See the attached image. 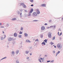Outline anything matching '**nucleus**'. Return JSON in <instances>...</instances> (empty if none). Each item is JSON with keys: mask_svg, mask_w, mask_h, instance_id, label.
Returning a JSON list of instances; mask_svg holds the SVG:
<instances>
[{"mask_svg": "<svg viewBox=\"0 0 63 63\" xmlns=\"http://www.w3.org/2000/svg\"><path fill=\"white\" fill-rule=\"evenodd\" d=\"M1 28H4V27L3 26H2L1 27Z\"/></svg>", "mask_w": 63, "mask_h": 63, "instance_id": "48", "label": "nucleus"}, {"mask_svg": "<svg viewBox=\"0 0 63 63\" xmlns=\"http://www.w3.org/2000/svg\"><path fill=\"white\" fill-rule=\"evenodd\" d=\"M53 53H55V51H53Z\"/></svg>", "mask_w": 63, "mask_h": 63, "instance_id": "46", "label": "nucleus"}, {"mask_svg": "<svg viewBox=\"0 0 63 63\" xmlns=\"http://www.w3.org/2000/svg\"><path fill=\"white\" fill-rule=\"evenodd\" d=\"M16 53L17 54L19 53V51L18 50H17L16 51Z\"/></svg>", "mask_w": 63, "mask_h": 63, "instance_id": "16", "label": "nucleus"}, {"mask_svg": "<svg viewBox=\"0 0 63 63\" xmlns=\"http://www.w3.org/2000/svg\"><path fill=\"white\" fill-rule=\"evenodd\" d=\"M2 33H3V34H4V32L3 31L2 32Z\"/></svg>", "mask_w": 63, "mask_h": 63, "instance_id": "55", "label": "nucleus"}, {"mask_svg": "<svg viewBox=\"0 0 63 63\" xmlns=\"http://www.w3.org/2000/svg\"><path fill=\"white\" fill-rule=\"evenodd\" d=\"M56 46H54V47H55V48H56Z\"/></svg>", "mask_w": 63, "mask_h": 63, "instance_id": "56", "label": "nucleus"}, {"mask_svg": "<svg viewBox=\"0 0 63 63\" xmlns=\"http://www.w3.org/2000/svg\"><path fill=\"white\" fill-rule=\"evenodd\" d=\"M40 59H41V60H42L43 59V58H40Z\"/></svg>", "mask_w": 63, "mask_h": 63, "instance_id": "45", "label": "nucleus"}, {"mask_svg": "<svg viewBox=\"0 0 63 63\" xmlns=\"http://www.w3.org/2000/svg\"><path fill=\"white\" fill-rule=\"evenodd\" d=\"M52 27V26H51L50 27V28H51Z\"/></svg>", "mask_w": 63, "mask_h": 63, "instance_id": "61", "label": "nucleus"}, {"mask_svg": "<svg viewBox=\"0 0 63 63\" xmlns=\"http://www.w3.org/2000/svg\"><path fill=\"white\" fill-rule=\"evenodd\" d=\"M42 62H44V61H45V60L44 59H42Z\"/></svg>", "mask_w": 63, "mask_h": 63, "instance_id": "36", "label": "nucleus"}, {"mask_svg": "<svg viewBox=\"0 0 63 63\" xmlns=\"http://www.w3.org/2000/svg\"><path fill=\"white\" fill-rule=\"evenodd\" d=\"M18 37L20 38H21V35H19L18 36Z\"/></svg>", "mask_w": 63, "mask_h": 63, "instance_id": "31", "label": "nucleus"}, {"mask_svg": "<svg viewBox=\"0 0 63 63\" xmlns=\"http://www.w3.org/2000/svg\"><path fill=\"white\" fill-rule=\"evenodd\" d=\"M7 58V57H5L4 58H2V59H6V58Z\"/></svg>", "mask_w": 63, "mask_h": 63, "instance_id": "29", "label": "nucleus"}, {"mask_svg": "<svg viewBox=\"0 0 63 63\" xmlns=\"http://www.w3.org/2000/svg\"><path fill=\"white\" fill-rule=\"evenodd\" d=\"M46 29V28L44 26H41V30H42V31H44V30H45Z\"/></svg>", "mask_w": 63, "mask_h": 63, "instance_id": "4", "label": "nucleus"}, {"mask_svg": "<svg viewBox=\"0 0 63 63\" xmlns=\"http://www.w3.org/2000/svg\"><path fill=\"white\" fill-rule=\"evenodd\" d=\"M4 38H3V39H5V38H6V35H4Z\"/></svg>", "mask_w": 63, "mask_h": 63, "instance_id": "52", "label": "nucleus"}, {"mask_svg": "<svg viewBox=\"0 0 63 63\" xmlns=\"http://www.w3.org/2000/svg\"><path fill=\"white\" fill-rule=\"evenodd\" d=\"M11 53L12 54H15V52L14 51H12Z\"/></svg>", "mask_w": 63, "mask_h": 63, "instance_id": "24", "label": "nucleus"}, {"mask_svg": "<svg viewBox=\"0 0 63 63\" xmlns=\"http://www.w3.org/2000/svg\"><path fill=\"white\" fill-rule=\"evenodd\" d=\"M33 11V9L32 8L31 9V11L29 12V15H28V16H31V14L32 13V12Z\"/></svg>", "mask_w": 63, "mask_h": 63, "instance_id": "2", "label": "nucleus"}, {"mask_svg": "<svg viewBox=\"0 0 63 63\" xmlns=\"http://www.w3.org/2000/svg\"><path fill=\"white\" fill-rule=\"evenodd\" d=\"M25 52L26 54H28L29 53V51L28 50L26 51Z\"/></svg>", "mask_w": 63, "mask_h": 63, "instance_id": "10", "label": "nucleus"}, {"mask_svg": "<svg viewBox=\"0 0 63 63\" xmlns=\"http://www.w3.org/2000/svg\"><path fill=\"white\" fill-rule=\"evenodd\" d=\"M24 4V3H21L20 4L21 6H23V5Z\"/></svg>", "mask_w": 63, "mask_h": 63, "instance_id": "19", "label": "nucleus"}, {"mask_svg": "<svg viewBox=\"0 0 63 63\" xmlns=\"http://www.w3.org/2000/svg\"><path fill=\"white\" fill-rule=\"evenodd\" d=\"M38 60L39 62H40V63H42V61H41L40 59H39Z\"/></svg>", "mask_w": 63, "mask_h": 63, "instance_id": "23", "label": "nucleus"}, {"mask_svg": "<svg viewBox=\"0 0 63 63\" xmlns=\"http://www.w3.org/2000/svg\"><path fill=\"white\" fill-rule=\"evenodd\" d=\"M47 39H45L44 40V42H45L46 43H47Z\"/></svg>", "mask_w": 63, "mask_h": 63, "instance_id": "20", "label": "nucleus"}, {"mask_svg": "<svg viewBox=\"0 0 63 63\" xmlns=\"http://www.w3.org/2000/svg\"><path fill=\"white\" fill-rule=\"evenodd\" d=\"M20 11L21 12H22V10H20Z\"/></svg>", "mask_w": 63, "mask_h": 63, "instance_id": "53", "label": "nucleus"}, {"mask_svg": "<svg viewBox=\"0 0 63 63\" xmlns=\"http://www.w3.org/2000/svg\"><path fill=\"white\" fill-rule=\"evenodd\" d=\"M44 25H47V23H45V24Z\"/></svg>", "mask_w": 63, "mask_h": 63, "instance_id": "44", "label": "nucleus"}, {"mask_svg": "<svg viewBox=\"0 0 63 63\" xmlns=\"http://www.w3.org/2000/svg\"><path fill=\"white\" fill-rule=\"evenodd\" d=\"M31 6H32V7H33V4H32L31 5Z\"/></svg>", "mask_w": 63, "mask_h": 63, "instance_id": "51", "label": "nucleus"}, {"mask_svg": "<svg viewBox=\"0 0 63 63\" xmlns=\"http://www.w3.org/2000/svg\"><path fill=\"white\" fill-rule=\"evenodd\" d=\"M57 47L59 49H61L62 47V45L61 44H58L57 45Z\"/></svg>", "mask_w": 63, "mask_h": 63, "instance_id": "1", "label": "nucleus"}, {"mask_svg": "<svg viewBox=\"0 0 63 63\" xmlns=\"http://www.w3.org/2000/svg\"><path fill=\"white\" fill-rule=\"evenodd\" d=\"M16 63H19V61H16Z\"/></svg>", "mask_w": 63, "mask_h": 63, "instance_id": "32", "label": "nucleus"}, {"mask_svg": "<svg viewBox=\"0 0 63 63\" xmlns=\"http://www.w3.org/2000/svg\"><path fill=\"white\" fill-rule=\"evenodd\" d=\"M2 25V23H0V25Z\"/></svg>", "mask_w": 63, "mask_h": 63, "instance_id": "57", "label": "nucleus"}, {"mask_svg": "<svg viewBox=\"0 0 63 63\" xmlns=\"http://www.w3.org/2000/svg\"><path fill=\"white\" fill-rule=\"evenodd\" d=\"M54 60H52L51 61H50V63H51V62H52V63H53V62H54Z\"/></svg>", "mask_w": 63, "mask_h": 63, "instance_id": "26", "label": "nucleus"}, {"mask_svg": "<svg viewBox=\"0 0 63 63\" xmlns=\"http://www.w3.org/2000/svg\"><path fill=\"white\" fill-rule=\"evenodd\" d=\"M15 42H13L12 44L13 45H14L15 44Z\"/></svg>", "mask_w": 63, "mask_h": 63, "instance_id": "35", "label": "nucleus"}, {"mask_svg": "<svg viewBox=\"0 0 63 63\" xmlns=\"http://www.w3.org/2000/svg\"><path fill=\"white\" fill-rule=\"evenodd\" d=\"M30 55H32V53H30Z\"/></svg>", "mask_w": 63, "mask_h": 63, "instance_id": "59", "label": "nucleus"}, {"mask_svg": "<svg viewBox=\"0 0 63 63\" xmlns=\"http://www.w3.org/2000/svg\"><path fill=\"white\" fill-rule=\"evenodd\" d=\"M43 35L42 34H40V37L41 38H43Z\"/></svg>", "mask_w": 63, "mask_h": 63, "instance_id": "21", "label": "nucleus"}, {"mask_svg": "<svg viewBox=\"0 0 63 63\" xmlns=\"http://www.w3.org/2000/svg\"><path fill=\"white\" fill-rule=\"evenodd\" d=\"M60 51H58L57 52V53H58V54H59V53H60Z\"/></svg>", "mask_w": 63, "mask_h": 63, "instance_id": "34", "label": "nucleus"}, {"mask_svg": "<svg viewBox=\"0 0 63 63\" xmlns=\"http://www.w3.org/2000/svg\"><path fill=\"white\" fill-rule=\"evenodd\" d=\"M3 58H2L0 60V61L1 62V60H3Z\"/></svg>", "mask_w": 63, "mask_h": 63, "instance_id": "50", "label": "nucleus"}, {"mask_svg": "<svg viewBox=\"0 0 63 63\" xmlns=\"http://www.w3.org/2000/svg\"><path fill=\"white\" fill-rule=\"evenodd\" d=\"M37 16V13H36L35 12H34L33 13L32 16L33 17H35Z\"/></svg>", "mask_w": 63, "mask_h": 63, "instance_id": "3", "label": "nucleus"}, {"mask_svg": "<svg viewBox=\"0 0 63 63\" xmlns=\"http://www.w3.org/2000/svg\"><path fill=\"white\" fill-rule=\"evenodd\" d=\"M29 58V57H27V59H28Z\"/></svg>", "mask_w": 63, "mask_h": 63, "instance_id": "43", "label": "nucleus"}, {"mask_svg": "<svg viewBox=\"0 0 63 63\" xmlns=\"http://www.w3.org/2000/svg\"><path fill=\"white\" fill-rule=\"evenodd\" d=\"M21 30H23V28L22 27L21 29H20Z\"/></svg>", "mask_w": 63, "mask_h": 63, "instance_id": "41", "label": "nucleus"}, {"mask_svg": "<svg viewBox=\"0 0 63 63\" xmlns=\"http://www.w3.org/2000/svg\"><path fill=\"white\" fill-rule=\"evenodd\" d=\"M22 14V13H21V12L20 14V16H21V15Z\"/></svg>", "mask_w": 63, "mask_h": 63, "instance_id": "54", "label": "nucleus"}, {"mask_svg": "<svg viewBox=\"0 0 63 63\" xmlns=\"http://www.w3.org/2000/svg\"><path fill=\"white\" fill-rule=\"evenodd\" d=\"M55 36H54L52 38V40H55Z\"/></svg>", "mask_w": 63, "mask_h": 63, "instance_id": "25", "label": "nucleus"}, {"mask_svg": "<svg viewBox=\"0 0 63 63\" xmlns=\"http://www.w3.org/2000/svg\"><path fill=\"white\" fill-rule=\"evenodd\" d=\"M41 44L42 45H46V43H45V42L44 41L42 42L41 43Z\"/></svg>", "mask_w": 63, "mask_h": 63, "instance_id": "15", "label": "nucleus"}, {"mask_svg": "<svg viewBox=\"0 0 63 63\" xmlns=\"http://www.w3.org/2000/svg\"><path fill=\"white\" fill-rule=\"evenodd\" d=\"M45 57H46L47 56V55H45Z\"/></svg>", "mask_w": 63, "mask_h": 63, "instance_id": "63", "label": "nucleus"}, {"mask_svg": "<svg viewBox=\"0 0 63 63\" xmlns=\"http://www.w3.org/2000/svg\"><path fill=\"white\" fill-rule=\"evenodd\" d=\"M59 40H61L62 39V38H61V37H60L59 38Z\"/></svg>", "mask_w": 63, "mask_h": 63, "instance_id": "49", "label": "nucleus"}, {"mask_svg": "<svg viewBox=\"0 0 63 63\" xmlns=\"http://www.w3.org/2000/svg\"><path fill=\"white\" fill-rule=\"evenodd\" d=\"M17 33H16V32H15L14 34V37H16L17 36Z\"/></svg>", "mask_w": 63, "mask_h": 63, "instance_id": "11", "label": "nucleus"}, {"mask_svg": "<svg viewBox=\"0 0 63 63\" xmlns=\"http://www.w3.org/2000/svg\"><path fill=\"white\" fill-rule=\"evenodd\" d=\"M16 12L18 15H19L20 14V11H19L18 10L16 11Z\"/></svg>", "mask_w": 63, "mask_h": 63, "instance_id": "18", "label": "nucleus"}, {"mask_svg": "<svg viewBox=\"0 0 63 63\" xmlns=\"http://www.w3.org/2000/svg\"><path fill=\"white\" fill-rule=\"evenodd\" d=\"M36 41H39V40H38V39H36L35 41V42H36Z\"/></svg>", "mask_w": 63, "mask_h": 63, "instance_id": "37", "label": "nucleus"}, {"mask_svg": "<svg viewBox=\"0 0 63 63\" xmlns=\"http://www.w3.org/2000/svg\"><path fill=\"white\" fill-rule=\"evenodd\" d=\"M50 44H51V45H52L53 44V42H51L50 43Z\"/></svg>", "mask_w": 63, "mask_h": 63, "instance_id": "33", "label": "nucleus"}, {"mask_svg": "<svg viewBox=\"0 0 63 63\" xmlns=\"http://www.w3.org/2000/svg\"><path fill=\"white\" fill-rule=\"evenodd\" d=\"M13 38H11V37H10L9 38V39L8 40V41H11L12 40V39H13Z\"/></svg>", "mask_w": 63, "mask_h": 63, "instance_id": "7", "label": "nucleus"}, {"mask_svg": "<svg viewBox=\"0 0 63 63\" xmlns=\"http://www.w3.org/2000/svg\"><path fill=\"white\" fill-rule=\"evenodd\" d=\"M52 21L51 20H50L49 21V22H51Z\"/></svg>", "mask_w": 63, "mask_h": 63, "instance_id": "40", "label": "nucleus"}, {"mask_svg": "<svg viewBox=\"0 0 63 63\" xmlns=\"http://www.w3.org/2000/svg\"><path fill=\"white\" fill-rule=\"evenodd\" d=\"M7 47L8 48H9V46L8 45L7 46Z\"/></svg>", "mask_w": 63, "mask_h": 63, "instance_id": "62", "label": "nucleus"}, {"mask_svg": "<svg viewBox=\"0 0 63 63\" xmlns=\"http://www.w3.org/2000/svg\"><path fill=\"white\" fill-rule=\"evenodd\" d=\"M50 28V27H48L47 29H48V28Z\"/></svg>", "mask_w": 63, "mask_h": 63, "instance_id": "64", "label": "nucleus"}, {"mask_svg": "<svg viewBox=\"0 0 63 63\" xmlns=\"http://www.w3.org/2000/svg\"><path fill=\"white\" fill-rule=\"evenodd\" d=\"M20 32H19V34H22V32H21V31H20Z\"/></svg>", "mask_w": 63, "mask_h": 63, "instance_id": "27", "label": "nucleus"}, {"mask_svg": "<svg viewBox=\"0 0 63 63\" xmlns=\"http://www.w3.org/2000/svg\"><path fill=\"white\" fill-rule=\"evenodd\" d=\"M27 42H29V43H30V41H29V40H26Z\"/></svg>", "mask_w": 63, "mask_h": 63, "instance_id": "22", "label": "nucleus"}, {"mask_svg": "<svg viewBox=\"0 0 63 63\" xmlns=\"http://www.w3.org/2000/svg\"><path fill=\"white\" fill-rule=\"evenodd\" d=\"M48 37L49 38H50L51 37V34L50 32H49V34L48 35Z\"/></svg>", "mask_w": 63, "mask_h": 63, "instance_id": "5", "label": "nucleus"}, {"mask_svg": "<svg viewBox=\"0 0 63 63\" xmlns=\"http://www.w3.org/2000/svg\"><path fill=\"white\" fill-rule=\"evenodd\" d=\"M62 32H61L60 34H59V32H58V35H59V36H61V35H62Z\"/></svg>", "mask_w": 63, "mask_h": 63, "instance_id": "8", "label": "nucleus"}, {"mask_svg": "<svg viewBox=\"0 0 63 63\" xmlns=\"http://www.w3.org/2000/svg\"><path fill=\"white\" fill-rule=\"evenodd\" d=\"M16 20V18H13L12 19V21H14V20Z\"/></svg>", "mask_w": 63, "mask_h": 63, "instance_id": "13", "label": "nucleus"}, {"mask_svg": "<svg viewBox=\"0 0 63 63\" xmlns=\"http://www.w3.org/2000/svg\"><path fill=\"white\" fill-rule=\"evenodd\" d=\"M0 39L1 40H3V37H1L0 38Z\"/></svg>", "mask_w": 63, "mask_h": 63, "instance_id": "30", "label": "nucleus"}, {"mask_svg": "<svg viewBox=\"0 0 63 63\" xmlns=\"http://www.w3.org/2000/svg\"><path fill=\"white\" fill-rule=\"evenodd\" d=\"M58 54V53H56V55H57Z\"/></svg>", "mask_w": 63, "mask_h": 63, "instance_id": "60", "label": "nucleus"}, {"mask_svg": "<svg viewBox=\"0 0 63 63\" xmlns=\"http://www.w3.org/2000/svg\"><path fill=\"white\" fill-rule=\"evenodd\" d=\"M9 24L7 23L5 25V27H9Z\"/></svg>", "mask_w": 63, "mask_h": 63, "instance_id": "12", "label": "nucleus"}, {"mask_svg": "<svg viewBox=\"0 0 63 63\" xmlns=\"http://www.w3.org/2000/svg\"><path fill=\"white\" fill-rule=\"evenodd\" d=\"M31 1V2H33V0H30Z\"/></svg>", "mask_w": 63, "mask_h": 63, "instance_id": "38", "label": "nucleus"}, {"mask_svg": "<svg viewBox=\"0 0 63 63\" xmlns=\"http://www.w3.org/2000/svg\"><path fill=\"white\" fill-rule=\"evenodd\" d=\"M30 49H32V47H30Z\"/></svg>", "mask_w": 63, "mask_h": 63, "instance_id": "58", "label": "nucleus"}, {"mask_svg": "<svg viewBox=\"0 0 63 63\" xmlns=\"http://www.w3.org/2000/svg\"><path fill=\"white\" fill-rule=\"evenodd\" d=\"M50 62V61H47V63H48L49 62Z\"/></svg>", "mask_w": 63, "mask_h": 63, "instance_id": "39", "label": "nucleus"}, {"mask_svg": "<svg viewBox=\"0 0 63 63\" xmlns=\"http://www.w3.org/2000/svg\"><path fill=\"white\" fill-rule=\"evenodd\" d=\"M24 11L25 12H27V10H24Z\"/></svg>", "mask_w": 63, "mask_h": 63, "instance_id": "47", "label": "nucleus"}, {"mask_svg": "<svg viewBox=\"0 0 63 63\" xmlns=\"http://www.w3.org/2000/svg\"><path fill=\"white\" fill-rule=\"evenodd\" d=\"M32 21H34L35 22H36L37 21H38V20H35Z\"/></svg>", "mask_w": 63, "mask_h": 63, "instance_id": "28", "label": "nucleus"}, {"mask_svg": "<svg viewBox=\"0 0 63 63\" xmlns=\"http://www.w3.org/2000/svg\"><path fill=\"white\" fill-rule=\"evenodd\" d=\"M53 27H54V28H55V27H56V26H55V25H54Z\"/></svg>", "mask_w": 63, "mask_h": 63, "instance_id": "42", "label": "nucleus"}, {"mask_svg": "<svg viewBox=\"0 0 63 63\" xmlns=\"http://www.w3.org/2000/svg\"><path fill=\"white\" fill-rule=\"evenodd\" d=\"M36 11L37 12V14H40V11H39V10L38 9H37L36 10Z\"/></svg>", "mask_w": 63, "mask_h": 63, "instance_id": "6", "label": "nucleus"}, {"mask_svg": "<svg viewBox=\"0 0 63 63\" xmlns=\"http://www.w3.org/2000/svg\"><path fill=\"white\" fill-rule=\"evenodd\" d=\"M24 35L25 37H27L28 36V34L26 33H25Z\"/></svg>", "mask_w": 63, "mask_h": 63, "instance_id": "14", "label": "nucleus"}, {"mask_svg": "<svg viewBox=\"0 0 63 63\" xmlns=\"http://www.w3.org/2000/svg\"><path fill=\"white\" fill-rule=\"evenodd\" d=\"M41 6H42V7H45V6H46V4H41Z\"/></svg>", "mask_w": 63, "mask_h": 63, "instance_id": "9", "label": "nucleus"}, {"mask_svg": "<svg viewBox=\"0 0 63 63\" xmlns=\"http://www.w3.org/2000/svg\"><path fill=\"white\" fill-rule=\"evenodd\" d=\"M23 7L24 8H26V6L24 4V5H23Z\"/></svg>", "mask_w": 63, "mask_h": 63, "instance_id": "17", "label": "nucleus"}]
</instances>
